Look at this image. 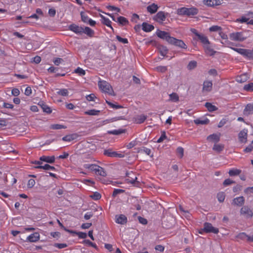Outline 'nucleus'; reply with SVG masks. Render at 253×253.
Listing matches in <instances>:
<instances>
[{
    "instance_id": "603ef678",
    "label": "nucleus",
    "mask_w": 253,
    "mask_h": 253,
    "mask_svg": "<svg viewBox=\"0 0 253 253\" xmlns=\"http://www.w3.org/2000/svg\"><path fill=\"white\" fill-rule=\"evenodd\" d=\"M244 89L248 91H253V83H250L247 84H245L244 86Z\"/></svg>"
},
{
    "instance_id": "e433bc0d",
    "label": "nucleus",
    "mask_w": 253,
    "mask_h": 253,
    "mask_svg": "<svg viewBox=\"0 0 253 253\" xmlns=\"http://www.w3.org/2000/svg\"><path fill=\"white\" fill-rule=\"evenodd\" d=\"M207 139L209 140H213L215 142L217 143L219 141L220 137L217 134L213 133L208 136Z\"/></svg>"
},
{
    "instance_id": "58836bf2",
    "label": "nucleus",
    "mask_w": 253,
    "mask_h": 253,
    "mask_svg": "<svg viewBox=\"0 0 253 253\" xmlns=\"http://www.w3.org/2000/svg\"><path fill=\"white\" fill-rule=\"evenodd\" d=\"M133 200L134 201L133 202L134 206L136 208V209L138 211L141 210V207L140 204H142V202L141 200H138L134 198Z\"/></svg>"
},
{
    "instance_id": "0eeeda50",
    "label": "nucleus",
    "mask_w": 253,
    "mask_h": 253,
    "mask_svg": "<svg viewBox=\"0 0 253 253\" xmlns=\"http://www.w3.org/2000/svg\"><path fill=\"white\" fill-rule=\"evenodd\" d=\"M68 30L77 34L82 35L84 33V28L75 24H72L68 26Z\"/></svg>"
},
{
    "instance_id": "864d4df0",
    "label": "nucleus",
    "mask_w": 253,
    "mask_h": 253,
    "mask_svg": "<svg viewBox=\"0 0 253 253\" xmlns=\"http://www.w3.org/2000/svg\"><path fill=\"white\" fill-rule=\"evenodd\" d=\"M96 167L97 165L95 164H85L84 165V168L90 169L92 171L95 170Z\"/></svg>"
},
{
    "instance_id": "c9c22d12",
    "label": "nucleus",
    "mask_w": 253,
    "mask_h": 253,
    "mask_svg": "<svg viewBox=\"0 0 253 253\" xmlns=\"http://www.w3.org/2000/svg\"><path fill=\"white\" fill-rule=\"evenodd\" d=\"M224 145L223 144H215L213 145L212 149L213 150L215 151L216 152H217V153H220V152H221L224 149Z\"/></svg>"
},
{
    "instance_id": "6ab92c4d",
    "label": "nucleus",
    "mask_w": 253,
    "mask_h": 253,
    "mask_svg": "<svg viewBox=\"0 0 253 253\" xmlns=\"http://www.w3.org/2000/svg\"><path fill=\"white\" fill-rule=\"evenodd\" d=\"M40 239V235L38 233L35 232L29 235L27 240L30 242H35Z\"/></svg>"
},
{
    "instance_id": "c03bdc74",
    "label": "nucleus",
    "mask_w": 253,
    "mask_h": 253,
    "mask_svg": "<svg viewBox=\"0 0 253 253\" xmlns=\"http://www.w3.org/2000/svg\"><path fill=\"white\" fill-rule=\"evenodd\" d=\"M106 102L110 106V107L113 109H118L123 108V106H122V105L113 104V103L108 100H106Z\"/></svg>"
},
{
    "instance_id": "1a4fd4ad",
    "label": "nucleus",
    "mask_w": 253,
    "mask_h": 253,
    "mask_svg": "<svg viewBox=\"0 0 253 253\" xmlns=\"http://www.w3.org/2000/svg\"><path fill=\"white\" fill-rule=\"evenodd\" d=\"M241 214L244 215L247 218H251L253 215L252 211L247 206L243 207L240 210Z\"/></svg>"
},
{
    "instance_id": "a19ab883",
    "label": "nucleus",
    "mask_w": 253,
    "mask_h": 253,
    "mask_svg": "<svg viewBox=\"0 0 253 253\" xmlns=\"http://www.w3.org/2000/svg\"><path fill=\"white\" fill-rule=\"evenodd\" d=\"M169 100L172 102H176L179 101V96L176 93H172L169 94Z\"/></svg>"
},
{
    "instance_id": "f257e3e1",
    "label": "nucleus",
    "mask_w": 253,
    "mask_h": 253,
    "mask_svg": "<svg viewBox=\"0 0 253 253\" xmlns=\"http://www.w3.org/2000/svg\"><path fill=\"white\" fill-rule=\"evenodd\" d=\"M98 86L103 91L110 95H115L112 86L106 81H99L98 82Z\"/></svg>"
},
{
    "instance_id": "cd10ccee",
    "label": "nucleus",
    "mask_w": 253,
    "mask_h": 253,
    "mask_svg": "<svg viewBox=\"0 0 253 253\" xmlns=\"http://www.w3.org/2000/svg\"><path fill=\"white\" fill-rule=\"evenodd\" d=\"M239 237L242 239H247L249 242H253V235L248 236L245 233H241L239 235Z\"/></svg>"
},
{
    "instance_id": "338daca9",
    "label": "nucleus",
    "mask_w": 253,
    "mask_h": 253,
    "mask_svg": "<svg viewBox=\"0 0 253 253\" xmlns=\"http://www.w3.org/2000/svg\"><path fill=\"white\" fill-rule=\"evenodd\" d=\"M53 246L54 247L58 248V249H63L68 246L66 244L64 243H55Z\"/></svg>"
},
{
    "instance_id": "2f4dec72",
    "label": "nucleus",
    "mask_w": 253,
    "mask_h": 253,
    "mask_svg": "<svg viewBox=\"0 0 253 253\" xmlns=\"http://www.w3.org/2000/svg\"><path fill=\"white\" fill-rule=\"evenodd\" d=\"M101 17L103 19L102 23L104 25H106L107 26L110 27L113 31L114 30L113 27L111 26V21L108 19L104 17V16L101 15Z\"/></svg>"
},
{
    "instance_id": "6e6552de",
    "label": "nucleus",
    "mask_w": 253,
    "mask_h": 253,
    "mask_svg": "<svg viewBox=\"0 0 253 253\" xmlns=\"http://www.w3.org/2000/svg\"><path fill=\"white\" fill-rule=\"evenodd\" d=\"M103 154L106 156L113 158H123L124 157V155L118 153L115 151H112V150L110 149L105 150Z\"/></svg>"
},
{
    "instance_id": "aec40b11",
    "label": "nucleus",
    "mask_w": 253,
    "mask_h": 253,
    "mask_svg": "<svg viewBox=\"0 0 253 253\" xmlns=\"http://www.w3.org/2000/svg\"><path fill=\"white\" fill-rule=\"evenodd\" d=\"M196 36L198 37V39L201 41V42L204 44V45L210 43L208 38L204 35L196 33Z\"/></svg>"
},
{
    "instance_id": "4be33fe9",
    "label": "nucleus",
    "mask_w": 253,
    "mask_h": 253,
    "mask_svg": "<svg viewBox=\"0 0 253 253\" xmlns=\"http://www.w3.org/2000/svg\"><path fill=\"white\" fill-rule=\"evenodd\" d=\"M158 8V5L153 3L147 6V10L151 14H154L157 11Z\"/></svg>"
},
{
    "instance_id": "4c0bfd02",
    "label": "nucleus",
    "mask_w": 253,
    "mask_h": 253,
    "mask_svg": "<svg viewBox=\"0 0 253 253\" xmlns=\"http://www.w3.org/2000/svg\"><path fill=\"white\" fill-rule=\"evenodd\" d=\"M84 33H85L90 37H92L94 34V32L89 27H85L84 29Z\"/></svg>"
},
{
    "instance_id": "c85d7f7f",
    "label": "nucleus",
    "mask_w": 253,
    "mask_h": 253,
    "mask_svg": "<svg viewBox=\"0 0 253 253\" xmlns=\"http://www.w3.org/2000/svg\"><path fill=\"white\" fill-rule=\"evenodd\" d=\"M244 113L252 114L253 113V104H248L244 109Z\"/></svg>"
},
{
    "instance_id": "de8ad7c7",
    "label": "nucleus",
    "mask_w": 253,
    "mask_h": 253,
    "mask_svg": "<svg viewBox=\"0 0 253 253\" xmlns=\"http://www.w3.org/2000/svg\"><path fill=\"white\" fill-rule=\"evenodd\" d=\"M67 127L64 125L59 124L52 125L50 128L53 129H60L62 128H66Z\"/></svg>"
},
{
    "instance_id": "a878e982",
    "label": "nucleus",
    "mask_w": 253,
    "mask_h": 253,
    "mask_svg": "<svg viewBox=\"0 0 253 253\" xmlns=\"http://www.w3.org/2000/svg\"><path fill=\"white\" fill-rule=\"evenodd\" d=\"M126 131V129H119L118 130H109L108 131L107 133L109 134H113V135H120L122 133H125Z\"/></svg>"
},
{
    "instance_id": "ddd939ff",
    "label": "nucleus",
    "mask_w": 253,
    "mask_h": 253,
    "mask_svg": "<svg viewBox=\"0 0 253 253\" xmlns=\"http://www.w3.org/2000/svg\"><path fill=\"white\" fill-rule=\"evenodd\" d=\"M127 221V217L124 214H120L116 215V222L120 224H125Z\"/></svg>"
},
{
    "instance_id": "8fccbe9b",
    "label": "nucleus",
    "mask_w": 253,
    "mask_h": 253,
    "mask_svg": "<svg viewBox=\"0 0 253 253\" xmlns=\"http://www.w3.org/2000/svg\"><path fill=\"white\" fill-rule=\"evenodd\" d=\"M58 95L63 96H67L68 95V91L67 89H61L57 92Z\"/></svg>"
},
{
    "instance_id": "412c9836",
    "label": "nucleus",
    "mask_w": 253,
    "mask_h": 253,
    "mask_svg": "<svg viewBox=\"0 0 253 253\" xmlns=\"http://www.w3.org/2000/svg\"><path fill=\"white\" fill-rule=\"evenodd\" d=\"M157 48L160 54L163 56H165L169 51L168 48L166 46L161 44L158 45Z\"/></svg>"
},
{
    "instance_id": "bb28decb",
    "label": "nucleus",
    "mask_w": 253,
    "mask_h": 253,
    "mask_svg": "<svg viewBox=\"0 0 253 253\" xmlns=\"http://www.w3.org/2000/svg\"><path fill=\"white\" fill-rule=\"evenodd\" d=\"M210 44H206L204 46L205 49V51L207 54H209L210 56H213L214 55L215 51H214L210 46Z\"/></svg>"
},
{
    "instance_id": "774afa93",
    "label": "nucleus",
    "mask_w": 253,
    "mask_h": 253,
    "mask_svg": "<svg viewBox=\"0 0 253 253\" xmlns=\"http://www.w3.org/2000/svg\"><path fill=\"white\" fill-rule=\"evenodd\" d=\"M63 61V59L61 58H55L53 60V63L56 66H58L60 63H61Z\"/></svg>"
},
{
    "instance_id": "7c9ffc66",
    "label": "nucleus",
    "mask_w": 253,
    "mask_h": 253,
    "mask_svg": "<svg viewBox=\"0 0 253 253\" xmlns=\"http://www.w3.org/2000/svg\"><path fill=\"white\" fill-rule=\"evenodd\" d=\"M205 106L207 108L209 112H213L218 109V108L215 106L213 105L210 102H206Z\"/></svg>"
},
{
    "instance_id": "f8f14e48",
    "label": "nucleus",
    "mask_w": 253,
    "mask_h": 253,
    "mask_svg": "<svg viewBox=\"0 0 253 253\" xmlns=\"http://www.w3.org/2000/svg\"><path fill=\"white\" fill-rule=\"evenodd\" d=\"M38 105L41 107L44 112L50 114L52 112L51 109L48 107L43 101H40Z\"/></svg>"
},
{
    "instance_id": "e2e57ef3",
    "label": "nucleus",
    "mask_w": 253,
    "mask_h": 253,
    "mask_svg": "<svg viewBox=\"0 0 253 253\" xmlns=\"http://www.w3.org/2000/svg\"><path fill=\"white\" fill-rule=\"evenodd\" d=\"M167 138V136L166 134L165 131H163L162 132L161 136L157 140V143H161L162 142L164 139Z\"/></svg>"
},
{
    "instance_id": "5701e85b",
    "label": "nucleus",
    "mask_w": 253,
    "mask_h": 253,
    "mask_svg": "<svg viewBox=\"0 0 253 253\" xmlns=\"http://www.w3.org/2000/svg\"><path fill=\"white\" fill-rule=\"evenodd\" d=\"M198 12V9L195 7L187 8V16H193L196 15Z\"/></svg>"
},
{
    "instance_id": "dca6fc26",
    "label": "nucleus",
    "mask_w": 253,
    "mask_h": 253,
    "mask_svg": "<svg viewBox=\"0 0 253 253\" xmlns=\"http://www.w3.org/2000/svg\"><path fill=\"white\" fill-rule=\"evenodd\" d=\"M212 83L211 81H205L203 83V91L209 92L211 90Z\"/></svg>"
},
{
    "instance_id": "052dcab7",
    "label": "nucleus",
    "mask_w": 253,
    "mask_h": 253,
    "mask_svg": "<svg viewBox=\"0 0 253 253\" xmlns=\"http://www.w3.org/2000/svg\"><path fill=\"white\" fill-rule=\"evenodd\" d=\"M86 99L88 101H95L94 99L96 98V96L94 94L91 93L90 94L87 95L86 96Z\"/></svg>"
},
{
    "instance_id": "423d86ee",
    "label": "nucleus",
    "mask_w": 253,
    "mask_h": 253,
    "mask_svg": "<svg viewBox=\"0 0 253 253\" xmlns=\"http://www.w3.org/2000/svg\"><path fill=\"white\" fill-rule=\"evenodd\" d=\"M230 38L235 41L243 42L247 38V36H244L242 32H237L231 34Z\"/></svg>"
},
{
    "instance_id": "a211bd4d",
    "label": "nucleus",
    "mask_w": 253,
    "mask_h": 253,
    "mask_svg": "<svg viewBox=\"0 0 253 253\" xmlns=\"http://www.w3.org/2000/svg\"><path fill=\"white\" fill-rule=\"evenodd\" d=\"M141 26L142 29L145 32H150L154 29V26L153 25L149 24L146 22H143Z\"/></svg>"
},
{
    "instance_id": "0e129e2a",
    "label": "nucleus",
    "mask_w": 253,
    "mask_h": 253,
    "mask_svg": "<svg viewBox=\"0 0 253 253\" xmlns=\"http://www.w3.org/2000/svg\"><path fill=\"white\" fill-rule=\"evenodd\" d=\"M116 39L118 40L119 42H122L123 43H127L128 42L127 39L123 38L118 35L116 36Z\"/></svg>"
},
{
    "instance_id": "ea45409f",
    "label": "nucleus",
    "mask_w": 253,
    "mask_h": 253,
    "mask_svg": "<svg viewBox=\"0 0 253 253\" xmlns=\"http://www.w3.org/2000/svg\"><path fill=\"white\" fill-rule=\"evenodd\" d=\"M241 172V170L238 169H230L228 173L230 176L239 175Z\"/></svg>"
},
{
    "instance_id": "9d476101",
    "label": "nucleus",
    "mask_w": 253,
    "mask_h": 253,
    "mask_svg": "<svg viewBox=\"0 0 253 253\" xmlns=\"http://www.w3.org/2000/svg\"><path fill=\"white\" fill-rule=\"evenodd\" d=\"M222 0H204L203 3L208 6H214L221 4Z\"/></svg>"
},
{
    "instance_id": "13d9d810",
    "label": "nucleus",
    "mask_w": 253,
    "mask_h": 253,
    "mask_svg": "<svg viewBox=\"0 0 253 253\" xmlns=\"http://www.w3.org/2000/svg\"><path fill=\"white\" fill-rule=\"evenodd\" d=\"M176 152L179 155L180 158H181L184 155V149L182 147H179L176 149Z\"/></svg>"
},
{
    "instance_id": "49530a36",
    "label": "nucleus",
    "mask_w": 253,
    "mask_h": 253,
    "mask_svg": "<svg viewBox=\"0 0 253 253\" xmlns=\"http://www.w3.org/2000/svg\"><path fill=\"white\" fill-rule=\"evenodd\" d=\"M90 197L94 200H98L101 198V195L99 193L95 192L93 193L92 195H90Z\"/></svg>"
},
{
    "instance_id": "37998d69",
    "label": "nucleus",
    "mask_w": 253,
    "mask_h": 253,
    "mask_svg": "<svg viewBox=\"0 0 253 253\" xmlns=\"http://www.w3.org/2000/svg\"><path fill=\"white\" fill-rule=\"evenodd\" d=\"M177 14L179 15H187V7H182L177 9Z\"/></svg>"
},
{
    "instance_id": "680f3d73",
    "label": "nucleus",
    "mask_w": 253,
    "mask_h": 253,
    "mask_svg": "<svg viewBox=\"0 0 253 253\" xmlns=\"http://www.w3.org/2000/svg\"><path fill=\"white\" fill-rule=\"evenodd\" d=\"M35 184V180L33 179H30L28 181L27 187L28 188H32L34 186Z\"/></svg>"
},
{
    "instance_id": "2eb2a0df",
    "label": "nucleus",
    "mask_w": 253,
    "mask_h": 253,
    "mask_svg": "<svg viewBox=\"0 0 253 253\" xmlns=\"http://www.w3.org/2000/svg\"><path fill=\"white\" fill-rule=\"evenodd\" d=\"M166 16L164 11L158 12L154 18V20L158 22H162L165 21Z\"/></svg>"
},
{
    "instance_id": "69168bd1",
    "label": "nucleus",
    "mask_w": 253,
    "mask_h": 253,
    "mask_svg": "<svg viewBox=\"0 0 253 253\" xmlns=\"http://www.w3.org/2000/svg\"><path fill=\"white\" fill-rule=\"evenodd\" d=\"M249 18H247L245 16H242L241 18H238L236 20V22L241 23L249 22Z\"/></svg>"
},
{
    "instance_id": "3c124183",
    "label": "nucleus",
    "mask_w": 253,
    "mask_h": 253,
    "mask_svg": "<svg viewBox=\"0 0 253 253\" xmlns=\"http://www.w3.org/2000/svg\"><path fill=\"white\" fill-rule=\"evenodd\" d=\"M125 192V191L123 189H115L113 192V194H112V196L115 198L117 196V195L118 194H121V193H123Z\"/></svg>"
},
{
    "instance_id": "72a5a7b5",
    "label": "nucleus",
    "mask_w": 253,
    "mask_h": 253,
    "mask_svg": "<svg viewBox=\"0 0 253 253\" xmlns=\"http://www.w3.org/2000/svg\"><path fill=\"white\" fill-rule=\"evenodd\" d=\"M194 122L195 124L198 125H207L208 124L210 123V120L206 118L203 120H201L200 119H197L196 120H195L194 121Z\"/></svg>"
},
{
    "instance_id": "20e7f679",
    "label": "nucleus",
    "mask_w": 253,
    "mask_h": 253,
    "mask_svg": "<svg viewBox=\"0 0 253 253\" xmlns=\"http://www.w3.org/2000/svg\"><path fill=\"white\" fill-rule=\"evenodd\" d=\"M169 44L174 45L176 46L185 49H186L187 48V45L184 43V42L182 40L177 39L174 37H172Z\"/></svg>"
},
{
    "instance_id": "39448f33",
    "label": "nucleus",
    "mask_w": 253,
    "mask_h": 253,
    "mask_svg": "<svg viewBox=\"0 0 253 253\" xmlns=\"http://www.w3.org/2000/svg\"><path fill=\"white\" fill-rule=\"evenodd\" d=\"M156 34L159 38L166 40L169 43L172 37L170 36L169 33L164 31H161L159 29L156 32Z\"/></svg>"
},
{
    "instance_id": "393cba45",
    "label": "nucleus",
    "mask_w": 253,
    "mask_h": 253,
    "mask_svg": "<svg viewBox=\"0 0 253 253\" xmlns=\"http://www.w3.org/2000/svg\"><path fill=\"white\" fill-rule=\"evenodd\" d=\"M117 22H118L119 24L122 26L127 25L129 23L128 20L123 16L118 17L117 18Z\"/></svg>"
},
{
    "instance_id": "7ed1b4c3",
    "label": "nucleus",
    "mask_w": 253,
    "mask_h": 253,
    "mask_svg": "<svg viewBox=\"0 0 253 253\" xmlns=\"http://www.w3.org/2000/svg\"><path fill=\"white\" fill-rule=\"evenodd\" d=\"M203 226V230H204L205 233L217 234L219 232L218 229L214 227L211 223L205 222Z\"/></svg>"
},
{
    "instance_id": "bf43d9fd",
    "label": "nucleus",
    "mask_w": 253,
    "mask_h": 253,
    "mask_svg": "<svg viewBox=\"0 0 253 253\" xmlns=\"http://www.w3.org/2000/svg\"><path fill=\"white\" fill-rule=\"evenodd\" d=\"M233 183H235V181H234L233 180H231L229 178H228V179H226L223 181V184L224 186H228V185H230L231 184H233Z\"/></svg>"
},
{
    "instance_id": "f3484780",
    "label": "nucleus",
    "mask_w": 253,
    "mask_h": 253,
    "mask_svg": "<svg viewBox=\"0 0 253 253\" xmlns=\"http://www.w3.org/2000/svg\"><path fill=\"white\" fill-rule=\"evenodd\" d=\"M147 116L143 114L137 115L133 118L134 122L138 124L143 123L147 119Z\"/></svg>"
},
{
    "instance_id": "473e14b6",
    "label": "nucleus",
    "mask_w": 253,
    "mask_h": 253,
    "mask_svg": "<svg viewBox=\"0 0 253 253\" xmlns=\"http://www.w3.org/2000/svg\"><path fill=\"white\" fill-rule=\"evenodd\" d=\"M247 133L244 131H241L239 133V138L242 142H246L247 141Z\"/></svg>"
},
{
    "instance_id": "4468645a",
    "label": "nucleus",
    "mask_w": 253,
    "mask_h": 253,
    "mask_svg": "<svg viewBox=\"0 0 253 253\" xmlns=\"http://www.w3.org/2000/svg\"><path fill=\"white\" fill-rule=\"evenodd\" d=\"M55 158L54 156H42L40 158V160L49 164H53L55 162Z\"/></svg>"
},
{
    "instance_id": "4d7b16f0",
    "label": "nucleus",
    "mask_w": 253,
    "mask_h": 253,
    "mask_svg": "<svg viewBox=\"0 0 253 253\" xmlns=\"http://www.w3.org/2000/svg\"><path fill=\"white\" fill-rule=\"evenodd\" d=\"M83 243L85 244H87V245H88L89 246H91V247H93L94 248H95L96 249H98L95 243H93L91 242L89 240H84L83 241Z\"/></svg>"
},
{
    "instance_id": "6e6d98bb",
    "label": "nucleus",
    "mask_w": 253,
    "mask_h": 253,
    "mask_svg": "<svg viewBox=\"0 0 253 253\" xmlns=\"http://www.w3.org/2000/svg\"><path fill=\"white\" fill-rule=\"evenodd\" d=\"M81 16L82 21L84 23H87L88 20L89 19L88 16L83 11L81 12Z\"/></svg>"
},
{
    "instance_id": "09e8293b",
    "label": "nucleus",
    "mask_w": 253,
    "mask_h": 253,
    "mask_svg": "<svg viewBox=\"0 0 253 253\" xmlns=\"http://www.w3.org/2000/svg\"><path fill=\"white\" fill-rule=\"evenodd\" d=\"M197 66V62L195 61H191L188 64L187 68L189 70H192Z\"/></svg>"
},
{
    "instance_id": "f03ea898",
    "label": "nucleus",
    "mask_w": 253,
    "mask_h": 253,
    "mask_svg": "<svg viewBox=\"0 0 253 253\" xmlns=\"http://www.w3.org/2000/svg\"><path fill=\"white\" fill-rule=\"evenodd\" d=\"M231 49L250 60L253 59V51L252 50L235 47H231Z\"/></svg>"
},
{
    "instance_id": "b1692460",
    "label": "nucleus",
    "mask_w": 253,
    "mask_h": 253,
    "mask_svg": "<svg viewBox=\"0 0 253 253\" xmlns=\"http://www.w3.org/2000/svg\"><path fill=\"white\" fill-rule=\"evenodd\" d=\"M35 168L38 169H43L45 170H56L55 167L51 166L48 164H45L44 166H37L36 167H35Z\"/></svg>"
},
{
    "instance_id": "f704fd0d",
    "label": "nucleus",
    "mask_w": 253,
    "mask_h": 253,
    "mask_svg": "<svg viewBox=\"0 0 253 253\" xmlns=\"http://www.w3.org/2000/svg\"><path fill=\"white\" fill-rule=\"evenodd\" d=\"M100 112V110L95 109L90 110L84 112V114L90 116H97Z\"/></svg>"
},
{
    "instance_id": "5fc2aeb1",
    "label": "nucleus",
    "mask_w": 253,
    "mask_h": 253,
    "mask_svg": "<svg viewBox=\"0 0 253 253\" xmlns=\"http://www.w3.org/2000/svg\"><path fill=\"white\" fill-rule=\"evenodd\" d=\"M75 73L78 74L79 75L83 76L85 74V71L80 67H78L75 70Z\"/></svg>"
},
{
    "instance_id": "79ce46f5",
    "label": "nucleus",
    "mask_w": 253,
    "mask_h": 253,
    "mask_svg": "<svg viewBox=\"0 0 253 253\" xmlns=\"http://www.w3.org/2000/svg\"><path fill=\"white\" fill-rule=\"evenodd\" d=\"M137 152H145L147 155H150V154L151 153V149H149V148H147L146 147H143L142 148H138L137 149Z\"/></svg>"
},
{
    "instance_id": "a18cd8bd",
    "label": "nucleus",
    "mask_w": 253,
    "mask_h": 253,
    "mask_svg": "<svg viewBox=\"0 0 253 253\" xmlns=\"http://www.w3.org/2000/svg\"><path fill=\"white\" fill-rule=\"evenodd\" d=\"M225 194L224 192H219L217 195V198L220 203L223 202L225 199Z\"/></svg>"
},
{
    "instance_id": "9b49d317",
    "label": "nucleus",
    "mask_w": 253,
    "mask_h": 253,
    "mask_svg": "<svg viewBox=\"0 0 253 253\" xmlns=\"http://www.w3.org/2000/svg\"><path fill=\"white\" fill-rule=\"evenodd\" d=\"M245 203V198L243 196H240L234 198L231 204L234 206L241 207Z\"/></svg>"
},
{
    "instance_id": "c756f323",
    "label": "nucleus",
    "mask_w": 253,
    "mask_h": 253,
    "mask_svg": "<svg viewBox=\"0 0 253 253\" xmlns=\"http://www.w3.org/2000/svg\"><path fill=\"white\" fill-rule=\"evenodd\" d=\"M76 138V134H72L67 135L64 136L62 138V139L64 141L70 142L72 140H74Z\"/></svg>"
}]
</instances>
